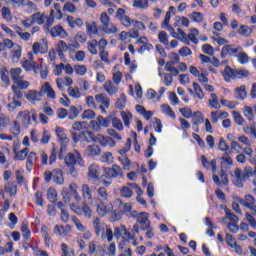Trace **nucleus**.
I'll return each mask as SVG.
<instances>
[{
  "instance_id": "f257e3e1",
  "label": "nucleus",
  "mask_w": 256,
  "mask_h": 256,
  "mask_svg": "<svg viewBox=\"0 0 256 256\" xmlns=\"http://www.w3.org/2000/svg\"><path fill=\"white\" fill-rule=\"evenodd\" d=\"M71 136L74 143H79V141H82L83 143H95V133L89 130H84L79 134L71 131Z\"/></svg>"
},
{
  "instance_id": "f03ea898",
  "label": "nucleus",
  "mask_w": 256,
  "mask_h": 256,
  "mask_svg": "<svg viewBox=\"0 0 256 256\" xmlns=\"http://www.w3.org/2000/svg\"><path fill=\"white\" fill-rule=\"evenodd\" d=\"M234 199L237 201V203L243 205V207H247V209L253 211V215L256 216L255 197H253L251 194H247L244 196V199L239 196H235Z\"/></svg>"
},
{
  "instance_id": "7ed1b4c3",
  "label": "nucleus",
  "mask_w": 256,
  "mask_h": 256,
  "mask_svg": "<svg viewBox=\"0 0 256 256\" xmlns=\"http://www.w3.org/2000/svg\"><path fill=\"white\" fill-rule=\"evenodd\" d=\"M136 221L141 225L142 231H145V229H150L151 221H149V213L140 212Z\"/></svg>"
},
{
  "instance_id": "20e7f679",
  "label": "nucleus",
  "mask_w": 256,
  "mask_h": 256,
  "mask_svg": "<svg viewBox=\"0 0 256 256\" xmlns=\"http://www.w3.org/2000/svg\"><path fill=\"white\" fill-rule=\"evenodd\" d=\"M82 160L83 158L81 157V154H77L75 156L73 153H68L64 158L65 165H67V167H75V164H81Z\"/></svg>"
},
{
  "instance_id": "39448f33",
  "label": "nucleus",
  "mask_w": 256,
  "mask_h": 256,
  "mask_svg": "<svg viewBox=\"0 0 256 256\" xmlns=\"http://www.w3.org/2000/svg\"><path fill=\"white\" fill-rule=\"evenodd\" d=\"M94 143H100L102 147H107V145L115 147V140H113V138H105V136L101 134L95 136Z\"/></svg>"
},
{
  "instance_id": "423d86ee",
  "label": "nucleus",
  "mask_w": 256,
  "mask_h": 256,
  "mask_svg": "<svg viewBox=\"0 0 256 256\" xmlns=\"http://www.w3.org/2000/svg\"><path fill=\"white\" fill-rule=\"evenodd\" d=\"M93 227L97 237H99L101 233H105V231L107 230V224H105V222H101L99 218L94 219Z\"/></svg>"
},
{
  "instance_id": "0eeeda50",
  "label": "nucleus",
  "mask_w": 256,
  "mask_h": 256,
  "mask_svg": "<svg viewBox=\"0 0 256 256\" xmlns=\"http://www.w3.org/2000/svg\"><path fill=\"white\" fill-rule=\"evenodd\" d=\"M49 33L52 37H60L61 39H65V37H67V31H65L61 25L52 27Z\"/></svg>"
},
{
  "instance_id": "6e6552de",
  "label": "nucleus",
  "mask_w": 256,
  "mask_h": 256,
  "mask_svg": "<svg viewBox=\"0 0 256 256\" xmlns=\"http://www.w3.org/2000/svg\"><path fill=\"white\" fill-rule=\"evenodd\" d=\"M52 179L56 185H63L65 183V178L63 177V170L59 168L53 169Z\"/></svg>"
},
{
  "instance_id": "1a4fd4ad",
  "label": "nucleus",
  "mask_w": 256,
  "mask_h": 256,
  "mask_svg": "<svg viewBox=\"0 0 256 256\" xmlns=\"http://www.w3.org/2000/svg\"><path fill=\"white\" fill-rule=\"evenodd\" d=\"M54 233H58L61 237H69L71 235V226H54Z\"/></svg>"
},
{
  "instance_id": "9d476101",
  "label": "nucleus",
  "mask_w": 256,
  "mask_h": 256,
  "mask_svg": "<svg viewBox=\"0 0 256 256\" xmlns=\"http://www.w3.org/2000/svg\"><path fill=\"white\" fill-rule=\"evenodd\" d=\"M201 161L205 169H211L212 167V173H215V171H217V160L212 159L211 162H209V160H207V157H205V155H202Z\"/></svg>"
},
{
  "instance_id": "9b49d317",
  "label": "nucleus",
  "mask_w": 256,
  "mask_h": 256,
  "mask_svg": "<svg viewBox=\"0 0 256 256\" xmlns=\"http://www.w3.org/2000/svg\"><path fill=\"white\" fill-rule=\"evenodd\" d=\"M41 97H43V93L35 90H29L26 94V99L30 101L31 103H35V101H41Z\"/></svg>"
},
{
  "instance_id": "f8f14e48",
  "label": "nucleus",
  "mask_w": 256,
  "mask_h": 256,
  "mask_svg": "<svg viewBox=\"0 0 256 256\" xmlns=\"http://www.w3.org/2000/svg\"><path fill=\"white\" fill-rule=\"evenodd\" d=\"M56 135L58 141H60V145H67V143H69V138L67 137V134L65 133V130L63 128L57 126Z\"/></svg>"
},
{
  "instance_id": "ddd939ff",
  "label": "nucleus",
  "mask_w": 256,
  "mask_h": 256,
  "mask_svg": "<svg viewBox=\"0 0 256 256\" xmlns=\"http://www.w3.org/2000/svg\"><path fill=\"white\" fill-rule=\"evenodd\" d=\"M82 197L86 201H93V188L89 187L87 184L81 186Z\"/></svg>"
},
{
  "instance_id": "4468645a",
  "label": "nucleus",
  "mask_w": 256,
  "mask_h": 256,
  "mask_svg": "<svg viewBox=\"0 0 256 256\" xmlns=\"http://www.w3.org/2000/svg\"><path fill=\"white\" fill-rule=\"evenodd\" d=\"M104 89L108 93V95L111 96L115 95L117 91H119V87H117V85H115L111 80H107L104 83Z\"/></svg>"
},
{
  "instance_id": "2eb2a0df",
  "label": "nucleus",
  "mask_w": 256,
  "mask_h": 256,
  "mask_svg": "<svg viewBox=\"0 0 256 256\" xmlns=\"http://www.w3.org/2000/svg\"><path fill=\"white\" fill-rule=\"evenodd\" d=\"M95 99L97 103H101V105H103L105 109H109L111 105V99H109L106 94H97L95 95Z\"/></svg>"
},
{
  "instance_id": "dca6fc26",
  "label": "nucleus",
  "mask_w": 256,
  "mask_h": 256,
  "mask_svg": "<svg viewBox=\"0 0 256 256\" xmlns=\"http://www.w3.org/2000/svg\"><path fill=\"white\" fill-rule=\"evenodd\" d=\"M222 77L226 81V83H229L231 79H235V69H232L229 66H226L224 68V71H222Z\"/></svg>"
},
{
  "instance_id": "f3484780",
  "label": "nucleus",
  "mask_w": 256,
  "mask_h": 256,
  "mask_svg": "<svg viewBox=\"0 0 256 256\" xmlns=\"http://www.w3.org/2000/svg\"><path fill=\"white\" fill-rule=\"evenodd\" d=\"M41 93H46L47 97L49 99H55L56 94L55 90L51 87V84L49 82H46L42 87H41Z\"/></svg>"
},
{
  "instance_id": "a211bd4d",
  "label": "nucleus",
  "mask_w": 256,
  "mask_h": 256,
  "mask_svg": "<svg viewBox=\"0 0 256 256\" xmlns=\"http://www.w3.org/2000/svg\"><path fill=\"white\" fill-rule=\"evenodd\" d=\"M235 99L243 100L247 99V90L245 85L235 88L234 90Z\"/></svg>"
},
{
  "instance_id": "6ab92c4d",
  "label": "nucleus",
  "mask_w": 256,
  "mask_h": 256,
  "mask_svg": "<svg viewBox=\"0 0 256 256\" xmlns=\"http://www.w3.org/2000/svg\"><path fill=\"white\" fill-rule=\"evenodd\" d=\"M14 155L15 159L18 161H25L27 159V155H29V148H23L20 151H17V148L14 147Z\"/></svg>"
},
{
  "instance_id": "aec40b11",
  "label": "nucleus",
  "mask_w": 256,
  "mask_h": 256,
  "mask_svg": "<svg viewBox=\"0 0 256 256\" xmlns=\"http://www.w3.org/2000/svg\"><path fill=\"white\" fill-rule=\"evenodd\" d=\"M21 117H23V125H26L27 127L28 125H31V112L28 110L20 111L16 118L21 119Z\"/></svg>"
},
{
  "instance_id": "412c9836",
  "label": "nucleus",
  "mask_w": 256,
  "mask_h": 256,
  "mask_svg": "<svg viewBox=\"0 0 256 256\" xmlns=\"http://www.w3.org/2000/svg\"><path fill=\"white\" fill-rule=\"evenodd\" d=\"M11 125V118L9 116L0 113V133H3L6 127H9Z\"/></svg>"
},
{
  "instance_id": "4be33fe9",
  "label": "nucleus",
  "mask_w": 256,
  "mask_h": 256,
  "mask_svg": "<svg viewBox=\"0 0 256 256\" xmlns=\"http://www.w3.org/2000/svg\"><path fill=\"white\" fill-rule=\"evenodd\" d=\"M211 99L208 100V105L211 109H221V104H219V97L215 93L210 94Z\"/></svg>"
},
{
  "instance_id": "5701e85b",
  "label": "nucleus",
  "mask_w": 256,
  "mask_h": 256,
  "mask_svg": "<svg viewBox=\"0 0 256 256\" xmlns=\"http://www.w3.org/2000/svg\"><path fill=\"white\" fill-rule=\"evenodd\" d=\"M31 19L34 21V23H37V25H43V23L47 21V15L41 14V12H36L31 15Z\"/></svg>"
},
{
  "instance_id": "b1692460",
  "label": "nucleus",
  "mask_w": 256,
  "mask_h": 256,
  "mask_svg": "<svg viewBox=\"0 0 256 256\" xmlns=\"http://www.w3.org/2000/svg\"><path fill=\"white\" fill-rule=\"evenodd\" d=\"M205 122V116L202 112L197 111L192 114V123L194 125H202Z\"/></svg>"
},
{
  "instance_id": "393cba45",
  "label": "nucleus",
  "mask_w": 256,
  "mask_h": 256,
  "mask_svg": "<svg viewBox=\"0 0 256 256\" xmlns=\"http://www.w3.org/2000/svg\"><path fill=\"white\" fill-rule=\"evenodd\" d=\"M87 153L89 155V157H97L99 155H101V148L99 147V145H89L87 147Z\"/></svg>"
},
{
  "instance_id": "a878e982",
  "label": "nucleus",
  "mask_w": 256,
  "mask_h": 256,
  "mask_svg": "<svg viewBox=\"0 0 256 256\" xmlns=\"http://www.w3.org/2000/svg\"><path fill=\"white\" fill-rule=\"evenodd\" d=\"M21 73H23V70L21 68L10 69V76L13 81V84L19 81V79H23V77H21Z\"/></svg>"
},
{
  "instance_id": "bb28decb",
  "label": "nucleus",
  "mask_w": 256,
  "mask_h": 256,
  "mask_svg": "<svg viewBox=\"0 0 256 256\" xmlns=\"http://www.w3.org/2000/svg\"><path fill=\"white\" fill-rule=\"evenodd\" d=\"M4 190L7 193H10V197H13L14 195H17V182H12L11 184L6 183L4 186Z\"/></svg>"
},
{
  "instance_id": "cd10ccee",
  "label": "nucleus",
  "mask_w": 256,
  "mask_h": 256,
  "mask_svg": "<svg viewBox=\"0 0 256 256\" xmlns=\"http://www.w3.org/2000/svg\"><path fill=\"white\" fill-rule=\"evenodd\" d=\"M102 27H103L104 33H107V35H112L113 33H117V31H119L117 26H115V24H113L112 22L104 24V26Z\"/></svg>"
},
{
  "instance_id": "c85d7f7f",
  "label": "nucleus",
  "mask_w": 256,
  "mask_h": 256,
  "mask_svg": "<svg viewBox=\"0 0 256 256\" xmlns=\"http://www.w3.org/2000/svg\"><path fill=\"white\" fill-rule=\"evenodd\" d=\"M251 73L246 69H234V79H245V77H249Z\"/></svg>"
},
{
  "instance_id": "c756f323",
  "label": "nucleus",
  "mask_w": 256,
  "mask_h": 256,
  "mask_svg": "<svg viewBox=\"0 0 256 256\" xmlns=\"http://www.w3.org/2000/svg\"><path fill=\"white\" fill-rule=\"evenodd\" d=\"M88 175L91 179H99V166L92 164L88 168Z\"/></svg>"
},
{
  "instance_id": "7c9ffc66",
  "label": "nucleus",
  "mask_w": 256,
  "mask_h": 256,
  "mask_svg": "<svg viewBox=\"0 0 256 256\" xmlns=\"http://www.w3.org/2000/svg\"><path fill=\"white\" fill-rule=\"evenodd\" d=\"M0 79L4 85H11V79H9V70H7V68L1 69Z\"/></svg>"
},
{
  "instance_id": "2f4dec72",
  "label": "nucleus",
  "mask_w": 256,
  "mask_h": 256,
  "mask_svg": "<svg viewBox=\"0 0 256 256\" xmlns=\"http://www.w3.org/2000/svg\"><path fill=\"white\" fill-rule=\"evenodd\" d=\"M37 160V154L35 152H30L26 162V169L31 171L33 169V163Z\"/></svg>"
},
{
  "instance_id": "473e14b6",
  "label": "nucleus",
  "mask_w": 256,
  "mask_h": 256,
  "mask_svg": "<svg viewBox=\"0 0 256 256\" xmlns=\"http://www.w3.org/2000/svg\"><path fill=\"white\" fill-rule=\"evenodd\" d=\"M132 187L133 186H131V184L122 187V189L120 190L122 197H125L126 199H130V197H133V190L131 189Z\"/></svg>"
},
{
  "instance_id": "72a5a7b5",
  "label": "nucleus",
  "mask_w": 256,
  "mask_h": 256,
  "mask_svg": "<svg viewBox=\"0 0 256 256\" xmlns=\"http://www.w3.org/2000/svg\"><path fill=\"white\" fill-rule=\"evenodd\" d=\"M125 105H127V96H125V94L122 93L120 95V98L117 99L115 107L116 109L123 110L125 109Z\"/></svg>"
},
{
  "instance_id": "f704fd0d",
  "label": "nucleus",
  "mask_w": 256,
  "mask_h": 256,
  "mask_svg": "<svg viewBox=\"0 0 256 256\" xmlns=\"http://www.w3.org/2000/svg\"><path fill=\"white\" fill-rule=\"evenodd\" d=\"M161 111L162 113H164L165 115H168L172 119L176 118L175 112L173 111V109H171V106H169V104L161 105Z\"/></svg>"
},
{
  "instance_id": "c9c22d12",
  "label": "nucleus",
  "mask_w": 256,
  "mask_h": 256,
  "mask_svg": "<svg viewBox=\"0 0 256 256\" xmlns=\"http://www.w3.org/2000/svg\"><path fill=\"white\" fill-rule=\"evenodd\" d=\"M98 199L99 201H107L109 199V193H107V188L99 187L98 188Z\"/></svg>"
},
{
  "instance_id": "e433bc0d",
  "label": "nucleus",
  "mask_w": 256,
  "mask_h": 256,
  "mask_svg": "<svg viewBox=\"0 0 256 256\" xmlns=\"http://www.w3.org/2000/svg\"><path fill=\"white\" fill-rule=\"evenodd\" d=\"M86 31H87V33H89V35H97V33L99 31L97 29V23L96 22H92V23L87 22L86 23Z\"/></svg>"
},
{
  "instance_id": "4c0bfd02",
  "label": "nucleus",
  "mask_w": 256,
  "mask_h": 256,
  "mask_svg": "<svg viewBox=\"0 0 256 256\" xmlns=\"http://www.w3.org/2000/svg\"><path fill=\"white\" fill-rule=\"evenodd\" d=\"M53 13H55V10H51L50 17H47L46 24L44 25V31L46 33H49L51 30H49L50 27H53V22L55 19L53 18Z\"/></svg>"
},
{
  "instance_id": "58836bf2",
  "label": "nucleus",
  "mask_w": 256,
  "mask_h": 256,
  "mask_svg": "<svg viewBox=\"0 0 256 256\" xmlns=\"http://www.w3.org/2000/svg\"><path fill=\"white\" fill-rule=\"evenodd\" d=\"M29 81L23 80V78L17 80L16 83H14L12 85V87H16L17 89H19L21 91V89H28L29 88Z\"/></svg>"
},
{
  "instance_id": "ea45409f",
  "label": "nucleus",
  "mask_w": 256,
  "mask_h": 256,
  "mask_svg": "<svg viewBox=\"0 0 256 256\" xmlns=\"http://www.w3.org/2000/svg\"><path fill=\"white\" fill-rule=\"evenodd\" d=\"M20 230L22 231L24 239H26L27 241L29 237H31V230H29V224H27V222H23L20 227Z\"/></svg>"
},
{
  "instance_id": "a19ab883",
  "label": "nucleus",
  "mask_w": 256,
  "mask_h": 256,
  "mask_svg": "<svg viewBox=\"0 0 256 256\" xmlns=\"http://www.w3.org/2000/svg\"><path fill=\"white\" fill-rule=\"evenodd\" d=\"M173 65H175V62L173 61H168L165 66V70L168 71L169 73H172V75L177 76L179 75V70L175 68Z\"/></svg>"
},
{
  "instance_id": "79ce46f5",
  "label": "nucleus",
  "mask_w": 256,
  "mask_h": 256,
  "mask_svg": "<svg viewBox=\"0 0 256 256\" xmlns=\"http://www.w3.org/2000/svg\"><path fill=\"white\" fill-rule=\"evenodd\" d=\"M224 48L227 51L228 55H237V53H239V51H241V47L233 45V44L225 45Z\"/></svg>"
},
{
  "instance_id": "37998d69",
  "label": "nucleus",
  "mask_w": 256,
  "mask_h": 256,
  "mask_svg": "<svg viewBox=\"0 0 256 256\" xmlns=\"http://www.w3.org/2000/svg\"><path fill=\"white\" fill-rule=\"evenodd\" d=\"M218 149H220V151H224L226 155H231V150L229 149V145H227V142L223 138H220Z\"/></svg>"
},
{
  "instance_id": "c03bdc74",
  "label": "nucleus",
  "mask_w": 256,
  "mask_h": 256,
  "mask_svg": "<svg viewBox=\"0 0 256 256\" xmlns=\"http://www.w3.org/2000/svg\"><path fill=\"white\" fill-rule=\"evenodd\" d=\"M133 7L136 9H147L149 7V0H135Z\"/></svg>"
},
{
  "instance_id": "a18cd8bd",
  "label": "nucleus",
  "mask_w": 256,
  "mask_h": 256,
  "mask_svg": "<svg viewBox=\"0 0 256 256\" xmlns=\"http://www.w3.org/2000/svg\"><path fill=\"white\" fill-rule=\"evenodd\" d=\"M11 89L14 93L12 97V101H21V99H23V91L19 90V88L15 86H12Z\"/></svg>"
},
{
  "instance_id": "49530a36",
  "label": "nucleus",
  "mask_w": 256,
  "mask_h": 256,
  "mask_svg": "<svg viewBox=\"0 0 256 256\" xmlns=\"http://www.w3.org/2000/svg\"><path fill=\"white\" fill-rule=\"evenodd\" d=\"M118 160L123 165V169H125L126 171H129V169H131V160H129V157L120 156L118 157Z\"/></svg>"
},
{
  "instance_id": "de8ad7c7",
  "label": "nucleus",
  "mask_w": 256,
  "mask_h": 256,
  "mask_svg": "<svg viewBox=\"0 0 256 256\" xmlns=\"http://www.w3.org/2000/svg\"><path fill=\"white\" fill-rule=\"evenodd\" d=\"M88 45V51L92 54V55H97V45L98 42L96 39H93L92 41H88L87 42Z\"/></svg>"
},
{
  "instance_id": "09e8293b",
  "label": "nucleus",
  "mask_w": 256,
  "mask_h": 256,
  "mask_svg": "<svg viewBox=\"0 0 256 256\" xmlns=\"http://www.w3.org/2000/svg\"><path fill=\"white\" fill-rule=\"evenodd\" d=\"M252 29L249 28L247 25H241L240 28L238 29L239 35H242L243 37H249L252 33Z\"/></svg>"
},
{
  "instance_id": "8fccbe9b",
  "label": "nucleus",
  "mask_w": 256,
  "mask_h": 256,
  "mask_svg": "<svg viewBox=\"0 0 256 256\" xmlns=\"http://www.w3.org/2000/svg\"><path fill=\"white\" fill-rule=\"evenodd\" d=\"M73 47H75L73 44H69L67 45V43L63 40H61L58 43V51H64L65 53H67V51H71L73 49Z\"/></svg>"
},
{
  "instance_id": "3c124183",
  "label": "nucleus",
  "mask_w": 256,
  "mask_h": 256,
  "mask_svg": "<svg viewBox=\"0 0 256 256\" xmlns=\"http://www.w3.org/2000/svg\"><path fill=\"white\" fill-rule=\"evenodd\" d=\"M244 117H246L248 121H253L255 119V114L253 113V108L251 106H246L244 108Z\"/></svg>"
},
{
  "instance_id": "603ef678",
  "label": "nucleus",
  "mask_w": 256,
  "mask_h": 256,
  "mask_svg": "<svg viewBox=\"0 0 256 256\" xmlns=\"http://www.w3.org/2000/svg\"><path fill=\"white\" fill-rule=\"evenodd\" d=\"M68 95L70 97H73V99H79V97H81V92L79 91V88L76 87H69L68 88Z\"/></svg>"
},
{
  "instance_id": "864d4df0",
  "label": "nucleus",
  "mask_w": 256,
  "mask_h": 256,
  "mask_svg": "<svg viewBox=\"0 0 256 256\" xmlns=\"http://www.w3.org/2000/svg\"><path fill=\"white\" fill-rule=\"evenodd\" d=\"M74 71L77 75L80 77H83V75H86L87 73V66L85 65H75L74 66Z\"/></svg>"
},
{
  "instance_id": "5fc2aeb1",
  "label": "nucleus",
  "mask_w": 256,
  "mask_h": 256,
  "mask_svg": "<svg viewBox=\"0 0 256 256\" xmlns=\"http://www.w3.org/2000/svg\"><path fill=\"white\" fill-rule=\"evenodd\" d=\"M21 105H23V103L21 101L12 100V102H10L7 105V109L10 113H13V111H15V109H17V107H21Z\"/></svg>"
},
{
  "instance_id": "6e6d98bb",
  "label": "nucleus",
  "mask_w": 256,
  "mask_h": 256,
  "mask_svg": "<svg viewBox=\"0 0 256 256\" xmlns=\"http://www.w3.org/2000/svg\"><path fill=\"white\" fill-rule=\"evenodd\" d=\"M158 39L160 41V43H162L163 45H169V36L167 35V32L165 31H161L158 34Z\"/></svg>"
},
{
  "instance_id": "4d7b16f0",
  "label": "nucleus",
  "mask_w": 256,
  "mask_h": 256,
  "mask_svg": "<svg viewBox=\"0 0 256 256\" xmlns=\"http://www.w3.org/2000/svg\"><path fill=\"white\" fill-rule=\"evenodd\" d=\"M82 213H84V216L86 217V219H91L93 215V211L91 210V207H89V205H87L86 203L82 205Z\"/></svg>"
},
{
  "instance_id": "13d9d810",
  "label": "nucleus",
  "mask_w": 256,
  "mask_h": 256,
  "mask_svg": "<svg viewBox=\"0 0 256 256\" xmlns=\"http://www.w3.org/2000/svg\"><path fill=\"white\" fill-rule=\"evenodd\" d=\"M193 87L198 99H203L205 97V94L203 93V89H201V86L197 82H193Z\"/></svg>"
},
{
  "instance_id": "bf43d9fd",
  "label": "nucleus",
  "mask_w": 256,
  "mask_h": 256,
  "mask_svg": "<svg viewBox=\"0 0 256 256\" xmlns=\"http://www.w3.org/2000/svg\"><path fill=\"white\" fill-rule=\"evenodd\" d=\"M112 127L118 129V131H123V122H121V119L114 117L112 118Z\"/></svg>"
},
{
  "instance_id": "052dcab7",
  "label": "nucleus",
  "mask_w": 256,
  "mask_h": 256,
  "mask_svg": "<svg viewBox=\"0 0 256 256\" xmlns=\"http://www.w3.org/2000/svg\"><path fill=\"white\" fill-rule=\"evenodd\" d=\"M121 115H122V120H123L125 127H129L130 121H131V119H133V116L131 115L130 112H128V113L121 112Z\"/></svg>"
},
{
  "instance_id": "680f3d73",
  "label": "nucleus",
  "mask_w": 256,
  "mask_h": 256,
  "mask_svg": "<svg viewBox=\"0 0 256 256\" xmlns=\"http://www.w3.org/2000/svg\"><path fill=\"white\" fill-rule=\"evenodd\" d=\"M98 123L100 127H109L111 125V118H105L103 116H98Z\"/></svg>"
},
{
  "instance_id": "e2e57ef3",
  "label": "nucleus",
  "mask_w": 256,
  "mask_h": 256,
  "mask_svg": "<svg viewBox=\"0 0 256 256\" xmlns=\"http://www.w3.org/2000/svg\"><path fill=\"white\" fill-rule=\"evenodd\" d=\"M101 161L102 163H108L111 165V163H113V154L111 152H106L101 156Z\"/></svg>"
},
{
  "instance_id": "0e129e2a",
  "label": "nucleus",
  "mask_w": 256,
  "mask_h": 256,
  "mask_svg": "<svg viewBox=\"0 0 256 256\" xmlns=\"http://www.w3.org/2000/svg\"><path fill=\"white\" fill-rule=\"evenodd\" d=\"M101 237L103 240L107 239V241L111 243V241H113V230H111V228H106V234L105 232L102 233Z\"/></svg>"
},
{
  "instance_id": "69168bd1",
  "label": "nucleus",
  "mask_w": 256,
  "mask_h": 256,
  "mask_svg": "<svg viewBox=\"0 0 256 256\" xmlns=\"http://www.w3.org/2000/svg\"><path fill=\"white\" fill-rule=\"evenodd\" d=\"M77 117H79V109H77L75 106H71L68 119L72 121L73 119H77Z\"/></svg>"
},
{
  "instance_id": "338daca9",
  "label": "nucleus",
  "mask_w": 256,
  "mask_h": 256,
  "mask_svg": "<svg viewBox=\"0 0 256 256\" xmlns=\"http://www.w3.org/2000/svg\"><path fill=\"white\" fill-rule=\"evenodd\" d=\"M233 117H234V121H235V123H237V125H243L245 123V119L243 118V116H241V114L239 112L234 111Z\"/></svg>"
},
{
  "instance_id": "774afa93",
  "label": "nucleus",
  "mask_w": 256,
  "mask_h": 256,
  "mask_svg": "<svg viewBox=\"0 0 256 256\" xmlns=\"http://www.w3.org/2000/svg\"><path fill=\"white\" fill-rule=\"evenodd\" d=\"M82 119H95V111L91 109L84 110L82 114Z\"/></svg>"
}]
</instances>
